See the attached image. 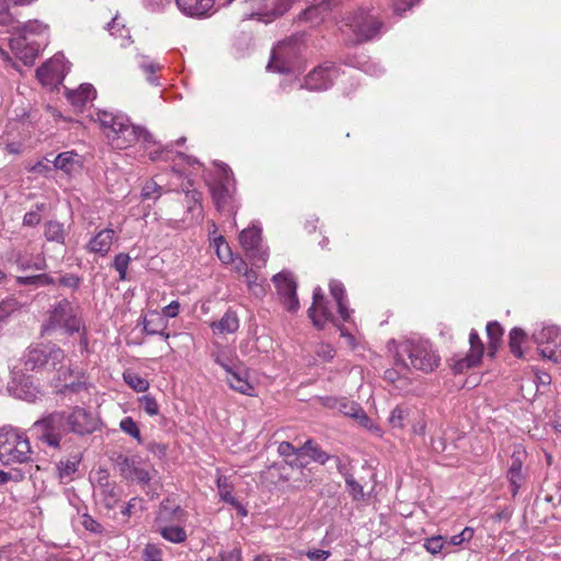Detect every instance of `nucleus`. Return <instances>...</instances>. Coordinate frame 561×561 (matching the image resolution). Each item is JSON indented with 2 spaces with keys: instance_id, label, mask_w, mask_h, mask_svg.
<instances>
[{
  "instance_id": "nucleus-44",
  "label": "nucleus",
  "mask_w": 561,
  "mask_h": 561,
  "mask_svg": "<svg viewBox=\"0 0 561 561\" xmlns=\"http://www.w3.org/2000/svg\"><path fill=\"white\" fill-rule=\"evenodd\" d=\"M47 26L38 21H30L25 23L22 27H18V32L21 34H25L27 37L28 35H41L44 32H46Z\"/></svg>"
},
{
  "instance_id": "nucleus-19",
  "label": "nucleus",
  "mask_w": 561,
  "mask_h": 561,
  "mask_svg": "<svg viewBox=\"0 0 561 561\" xmlns=\"http://www.w3.org/2000/svg\"><path fill=\"white\" fill-rule=\"evenodd\" d=\"M62 364L64 363L57 365V369H55L58 373V383L55 385V387L58 389L57 391L59 393H66L67 391L79 392L84 389V382L78 377L72 379L73 370L70 367H65ZM49 370L53 371L54 369Z\"/></svg>"
},
{
  "instance_id": "nucleus-59",
  "label": "nucleus",
  "mask_w": 561,
  "mask_h": 561,
  "mask_svg": "<svg viewBox=\"0 0 561 561\" xmlns=\"http://www.w3.org/2000/svg\"><path fill=\"white\" fill-rule=\"evenodd\" d=\"M81 518V524L87 530L94 534H99L102 531L101 524L93 519L90 515L83 514Z\"/></svg>"
},
{
  "instance_id": "nucleus-24",
  "label": "nucleus",
  "mask_w": 561,
  "mask_h": 561,
  "mask_svg": "<svg viewBox=\"0 0 561 561\" xmlns=\"http://www.w3.org/2000/svg\"><path fill=\"white\" fill-rule=\"evenodd\" d=\"M178 8L190 16H203L214 5L213 0H175Z\"/></svg>"
},
{
  "instance_id": "nucleus-5",
  "label": "nucleus",
  "mask_w": 561,
  "mask_h": 561,
  "mask_svg": "<svg viewBox=\"0 0 561 561\" xmlns=\"http://www.w3.org/2000/svg\"><path fill=\"white\" fill-rule=\"evenodd\" d=\"M67 427V412L55 411L36 421L33 425V431L39 440L54 448H58L61 438L69 433Z\"/></svg>"
},
{
  "instance_id": "nucleus-26",
  "label": "nucleus",
  "mask_w": 561,
  "mask_h": 561,
  "mask_svg": "<svg viewBox=\"0 0 561 561\" xmlns=\"http://www.w3.org/2000/svg\"><path fill=\"white\" fill-rule=\"evenodd\" d=\"M115 121L116 124L113 126L112 131L117 135V139L122 138L125 146H129L138 140L136 128L129 124L128 118L115 116Z\"/></svg>"
},
{
  "instance_id": "nucleus-55",
  "label": "nucleus",
  "mask_w": 561,
  "mask_h": 561,
  "mask_svg": "<svg viewBox=\"0 0 561 561\" xmlns=\"http://www.w3.org/2000/svg\"><path fill=\"white\" fill-rule=\"evenodd\" d=\"M81 283V278L72 273L65 274V275H58L57 276V283L58 285L71 289H77Z\"/></svg>"
},
{
  "instance_id": "nucleus-30",
  "label": "nucleus",
  "mask_w": 561,
  "mask_h": 561,
  "mask_svg": "<svg viewBox=\"0 0 561 561\" xmlns=\"http://www.w3.org/2000/svg\"><path fill=\"white\" fill-rule=\"evenodd\" d=\"M95 89L92 84H81L77 90L69 91L67 98L69 102L77 106L82 107L85 103L95 98Z\"/></svg>"
},
{
  "instance_id": "nucleus-58",
  "label": "nucleus",
  "mask_w": 561,
  "mask_h": 561,
  "mask_svg": "<svg viewBox=\"0 0 561 561\" xmlns=\"http://www.w3.org/2000/svg\"><path fill=\"white\" fill-rule=\"evenodd\" d=\"M164 299V293H161L159 290H150L148 293L147 298V308L148 310H154L160 308V301Z\"/></svg>"
},
{
  "instance_id": "nucleus-54",
  "label": "nucleus",
  "mask_w": 561,
  "mask_h": 561,
  "mask_svg": "<svg viewBox=\"0 0 561 561\" xmlns=\"http://www.w3.org/2000/svg\"><path fill=\"white\" fill-rule=\"evenodd\" d=\"M19 35L14 38L10 39V48L11 50L21 59V55L24 51L25 46H27V36L25 34H21L18 32Z\"/></svg>"
},
{
  "instance_id": "nucleus-51",
  "label": "nucleus",
  "mask_w": 561,
  "mask_h": 561,
  "mask_svg": "<svg viewBox=\"0 0 561 561\" xmlns=\"http://www.w3.org/2000/svg\"><path fill=\"white\" fill-rule=\"evenodd\" d=\"M161 195V186L154 181H148L142 186V201L154 199L157 201Z\"/></svg>"
},
{
  "instance_id": "nucleus-27",
  "label": "nucleus",
  "mask_w": 561,
  "mask_h": 561,
  "mask_svg": "<svg viewBox=\"0 0 561 561\" xmlns=\"http://www.w3.org/2000/svg\"><path fill=\"white\" fill-rule=\"evenodd\" d=\"M215 334L234 333L239 329V318L237 312L228 309L219 321L210 324Z\"/></svg>"
},
{
  "instance_id": "nucleus-46",
  "label": "nucleus",
  "mask_w": 561,
  "mask_h": 561,
  "mask_svg": "<svg viewBox=\"0 0 561 561\" xmlns=\"http://www.w3.org/2000/svg\"><path fill=\"white\" fill-rule=\"evenodd\" d=\"M163 68L162 65L158 62H149L147 65H142V69L147 73V81L154 87L160 85L159 77L156 76L158 71H160Z\"/></svg>"
},
{
  "instance_id": "nucleus-39",
  "label": "nucleus",
  "mask_w": 561,
  "mask_h": 561,
  "mask_svg": "<svg viewBox=\"0 0 561 561\" xmlns=\"http://www.w3.org/2000/svg\"><path fill=\"white\" fill-rule=\"evenodd\" d=\"M446 545L447 540L443 536H433L424 540L423 547L428 553L436 556L443 551Z\"/></svg>"
},
{
  "instance_id": "nucleus-49",
  "label": "nucleus",
  "mask_w": 561,
  "mask_h": 561,
  "mask_svg": "<svg viewBox=\"0 0 561 561\" xmlns=\"http://www.w3.org/2000/svg\"><path fill=\"white\" fill-rule=\"evenodd\" d=\"M474 534L473 528L465 527L459 534L451 536L449 540H447V545L451 546H460L463 542H468L472 539Z\"/></svg>"
},
{
  "instance_id": "nucleus-53",
  "label": "nucleus",
  "mask_w": 561,
  "mask_h": 561,
  "mask_svg": "<svg viewBox=\"0 0 561 561\" xmlns=\"http://www.w3.org/2000/svg\"><path fill=\"white\" fill-rule=\"evenodd\" d=\"M162 549L152 543H148L142 551L144 561H162Z\"/></svg>"
},
{
  "instance_id": "nucleus-1",
  "label": "nucleus",
  "mask_w": 561,
  "mask_h": 561,
  "mask_svg": "<svg viewBox=\"0 0 561 561\" xmlns=\"http://www.w3.org/2000/svg\"><path fill=\"white\" fill-rule=\"evenodd\" d=\"M387 27L385 22L373 13V9L359 7L350 11L342 20L341 31L351 34L352 45L363 44L379 38Z\"/></svg>"
},
{
  "instance_id": "nucleus-20",
  "label": "nucleus",
  "mask_w": 561,
  "mask_h": 561,
  "mask_svg": "<svg viewBox=\"0 0 561 561\" xmlns=\"http://www.w3.org/2000/svg\"><path fill=\"white\" fill-rule=\"evenodd\" d=\"M308 316L311 319L313 325L319 330H322L329 322L339 327L336 318L328 300H324L321 304L317 305V308L316 306H311L308 309Z\"/></svg>"
},
{
  "instance_id": "nucleus-35",
  "label": "nucleus",
  "mask_w": 561,
  "mask_h": 561,
  "mask_svg": "<svg viewBox=\"0 0 561 561\" xmlns=\"http://www.w3.org/2000/svg\"><path fill=\"white\" fill-rule=\"evenodd\" d=\"M44 236L47 241L64 244L67 232L61 222L57 220H49L45 224Z\"/></svg>"
},
{
  "instance_id": "nucleus-17",
  "label": "nucleus",
  "mask_w": 561,
  "mask_h": 561,
  "mask_svg": "<svg viewBox=\"0 0 561 561\" xmlns=\"http://www.w3.org/2000/svg\"><path fill=\"white\" fill-rule=\"evenodd\" d=\"M115 469L119 474L130 481H140V461L137 455H127L123 453H114L112 456Z\"/></svg>"
},
{
  "instance_id": "nucleus-47",
  "label": "nucleus",
  "mask_w": 561,
  "mask_h": 561,
  "mask_svg": "<svg viewBox=\"0 0 561 561\" xmlns=\"http://www.w3.org/2000/svg\"><path fill=\"white\" fill-rule=\"evenodd\" d=\"M119 427L124 433L129 434L134 438L140 440L139 427L130 416L124 417L119 423Z\"/></svg>"
},
{
  "instance_id": "nucleus-21",
  "label": "nucleus",
  "mask_w": 561,
  "mask_h": 561,
  "mask_svg": "<svg viewBox=\"0 0 561 561\" xmlns=\"http://www.w3.org/2000/svg\"><path fill=\"white\" fill-rule=\"evenodd\" d=\"M330 294L336 302L337 313L342 322L350 320L351 311L348 309V300L344 285L336 279H332L329 284Z\"/></svg>"
},
{
  "instance_id": "nucleus-7",
  "label": "nucleus",
  "mask_w": 561,
  "mask_h": 561,
  "mask_svg": "<svg viewBox=\"0 0 561 561\" xmlns=\"http://www.w3.org/2000/svg\"><path fill=\"white\" fill-rule=\"evenodd\" d=\"M299 54L300 44L297 37L283 41L273 48L267 69L278 73H288L293 70Z\"/></svg>"
},
{
  "instance_id": "nucleus-50",
  "label": "nucleus",
  "mask_w": 561,
  "mask_h": 561,
  "mask_svg": "<svg viewBox=\"0 0 561 561\" xmlns=\"http://www.w3.org/2000/svg\"><path fill=\"white\" fill-rule=\"evenodd\" d=\"M185 199L187 204V211L194 213L198 211V215L202 213V205H201V193L197 191H190L185 194Z\"/></svg>"
},
{
  "instance_id": "nucleus-10",
  "label": "nucleus",
  "mask_w": 561,
  "mask_h": 561,
  "mask_svg": "<svg viewBox=\"0 0 561 561\" xmlns=\"http://www.w3.org/2000/svg\"><path fill=\"white\" fill-rule=\"evenodd\" d=\"M340 76V68L334 62L325 61L313 68L305 78L301 88L320 92L330 89Z\"/></svg>"
},
{
  "instance_id": "nucleus-52",
  "label": "nucleus",
  "mask_w": 561,
  "mask_h": 561,
  "mask_svg": "<svg viewBox=\"0 0 561 561\" xmlns=\"http://www.w3.org/2000/svg\"><path fill=\"white\" fill-rule=\"evenodd\" d=\"M77 465H78V461H76V460H70V459L60 460L59 463L57 465L59 478L60 479L69 478L72 473H75L77 471Z\"/></svg>"
},
{
  "instance_id": "nucleus-41",
  "label": "nucleus",
  "mask_w": 561,
  "mask_h": 561,
  "mask_svg": "<svg viewBox=\"0 0 561 561\" xmlns=\"http://www.w3.org/2000/svg\"><path fill=\"white\" fill-rule=\"evenodd\" d=\"M408 415L409 409L398 405L391 411L389 423L393 428H402Z\"/></svg>"
},
{
  "instance_id": "nucleus-64",
  "label": "nucleus",
  "mask_w": 561,
  "mask_h": 561,
  "mask_svg": "<svg viewBox=\"0 0 561 561\" xmlns=\"http://www.w3.org/2000/svg\"><path fill=\"white\" fill-rule=\"evenodd\" d=\"M306 556L310 561H325L331 556V552L329 550L313 549L308 550Z\"/></svg>"
},
{
  "instance_id": "nucleus-43",
  "label": "nucleus",
  "mask_w": 561,
  "mask_h": 561,
  "mask_svg": "<svg viewBox=\"0 0 561 561\" xmlns=\"http://www.w3.org/2000/svg\"><path fill=\"white\" fill-rule=\"evenodd\" d=\"M21 308V304L13 297L0 301V321Z\"/></svg>"
},
{
  "instance_id": "nucleus-62",
  "label": "nucleus",
  "mask_w": 561,
  "mask_h": 561,
  "mask_svg": "<svg viewBox=\"0 0 561 561\" xmlns=\"http://www.w3.org/2000/svg\"><path fill=\"white\" fill-rule=\"evenodd\" d=\"M102 493L105 494V505L107 507H113L117 502V493L114 488L110 484L102 485Z\"/></svg>"
},
{
  "instance_id": "nucleus-6",
  "label": "nucleus",
  "mask_w": 561,
  "mask_h": 561,
  "mask_svg": "<svg viewBox=\"0 0 561 561\" xmlns=\"http://www.w3.org/2000/svg\"><path fill=\"white\" fill-rule=\"evenodd\" d=\"M82 321L76 309L67 299L60 300L50 311L47 321L43 324V333L48 334L57 328L64 329L68 334L79 332Z\"/></svg>"
},
{
  "instance_id": "nucleus-48",
  "label": "nucleus",
  "mask_w": 561,
  "mask_h": 561,
  "mask_svg": "<svg viewBox=\"0 0 561 561\" xmlns=\"http://www.w3.org/2000/svg\"><path fill=\"white\" fill-rule=\"evenodd\" d=\"M345 484L354 501H359L364 499L365 494L363 485L359 484L353 476L347 477L345 479Z\"/></svg>"
},
{
  "instance_id": "nucleus-2",
  "label": "nucleus",
  "mask_w": 561,
  "mask_h": 561,
  "mask_svg": "<svg viewBox=\"0 0 561 561\" xmlns=\"http://www.w3.org/2000/svg\"><path fill=\"white\" fill-rule=\"evenodd\" d=\"M396 363L407 369L431 373L438 367L440 357L428 341L407 340L397 346Z\"/></svg>"
},
{
  "instance_id": "nucleus-31",
  "label": "nucleus",
  "mask_w": 561,
  "mask_h": 561,
  "mask_svg": "<svg viewBox=\"0 0 561 561\" xmlns=\"http://www.w3.org/2000/svg\"><path fill=\"white\" fill-rule=\"evenodd\" d=\"M239 241L247 252H254L261 242V230L256 227L244 229L239 236Z\"/></svg>"
},
{
  "instance_id": "nucleus-3",
  "label": "nucleus",
  "mask_w": 561,
  "mask_h": 561,
  "mask_svg": "<svg viewBox=\"0 0 561 561\" xmlns=\"http://www.w3.org/2000/svg\"><path fill=\"white\" fill-rule=\"evenodd\" d=\"M32 460L28 438L13 428L0 430V461L4 466L24 463Z\"/></svg>"
},
{
  "instance_id": "nucleus-40",
  "label": "nucleus",
  "mask_w": 561,
  "mask_h": 561,
  "mask_svg": "<svg viewBox=\"0 0 561 561\" xmlns=\"http://www.w3.org/2000/svg\"><path fill=\"white\" fill-rule=\"evenodd\" d=\"M20 282L25 285H37V286L55 285L57 283V276H54L50 274H39V275H35V276L21 278Z\"/></svg>"
},
{
  "instance_id": "nucleus-37",
  "label": "nucleus",
  "mask_w": 561,
  "mask_h": 561,
  "mask_svg": "<svg viewBox=\"0 0 561 561\" xmlns=\"http://www.w3.org/2000/svg\"><path fill=\"white\" fill-rule=\"evenodd\" d=\"M526 333L520 328H514L510 332L508 346L516 357H523L522 344L525 342Z\"/></svg>"
},
{
  "instance_id": "nucleus-56",
  "label": "nucleus",
  "mask_w": 561,
  "mask_h": 561,
  "mask_svg": "<svg viewBox=\"0 0 561 561\" xmlns=\"http://www.w3.org/2000/svg\"><path fill=\"white\" fill-rule=\"evenodd\" d=\"M39 49V43L27 41V46H25L24 51L21 55V60H23L24 64L34 61V59L38 56Z\"/></svg>"
},
{
  "instance_id": "nucleus-11",
  "label": "nucleus",
  "mask_w": 561,
  "mask_h": 561,
  "mask_svg": "<svg viewBox=\"0 0 561 561\" xmlns=\"http://www.w3.org/2000/svg\"><path fill=\"white\" fill-rule=\"evenodd\" d=\"M68 71L67 62L62 54H56L36 70L38 81L49 88H57L62 83Z\"/></svg>"
},
{
  "instance_id": "nucleus-38",
  "label": "nucleus",
  "mask_w": 561,
  "mask_h": 561,
  "mask_svg": "<svg viewBox=\"0 0 561 561\" xmlns=\"http://www.w3.org/2000/svg\"><path fill=\"white\" fill-rule=\"evenodd\" d=\"M47 209L45 203L35 204L34 208L27 211L23 217V226L36 227L42 221V214Z\"/></svg>"
},
{
  "instance_id": "nucleus-34",
  "label": "nucleus",
  "mask_w": 561,
  "mask_h": 561,
  "mask_svg": "<svg viewBox=\"0 0 561 561\" xmlns=\"http://www.w3.org/2000/svg\"><path fill=\"white\" fill-rule=\"evenodd\" d=\"M301 455L309 457L316 462L320 465H324L331 456L328 455L321 447L316 444L312 439L306 440L304 446L300 448Z\"/></svg>"
},
{
  "instance_id": "nucleus-29",
  "label": "nucleus",
  "mask_w": 561,
  "mask_h": 561,
  "mask_svg": "<svg viewBox=\"0 0 561 561\" xmlns=\"http://www.w3.org/2000/svg\"><path fill=\"white\" fill-rule=\"evenodd\" d=\"M226 380L231 389L242 394L253 396V386L248 381L239 368L236 367L231 373H229Z\"/></svg>"
},
{
  "instance_id": "nucleus-13",
  "label": "nucleus",
  "mask_w": 561,
  "mask_h": 561,
  "mask_svg": "<svg viewBox=\"0 0 561 561\" xmlns=\"http://www.w3.org/2000/svg\"><path fill=\"white\" fill-rule=\"evenodd\" d=\"M187 519V513L170 499L160 503L157 516L153 522L156 529L173 524H183Z\"/></svg>"
},
{
  "instance_id": "nucleus-45",
  "label": "nucleus",
  "mask_w": 561,
  "mask_h": 561,
  "mask_svg": "<svg viewBox=\"0 0 561 561\" xmlns=\"http://www.w3.org/2000/svg\"><path fill=\"white\" fill-rule=\"evenodd\" d=\"M130 257L128 254L119 253L114 259V267L119 273V279L125 280L127 278V267L129 264Z\"/></svg>"
},
{
  "instance_id": "nucleus-12",
  "label": "nucleus",
  "mask_w": 561,
  "mask_h": 561,
  "mask_svg": "<svg viewBox=\"0 0 561 561\" xmlns=\"http://www.w3.org/2000/svg\"><path fill=\"white\" fill-rule=\"evenodd\" d=\"M272 280L285 308L290 312L297 311L299 308V300L296 293L297 283L291 273L280 272L274 275Z\"/></svg>"
},
{
  "instance_id": "nucleus-16",
  "label": "nucleus",
  "mask_w": 561,
  "mask_h": 561,
  "mask_svg": "<svg viewBox=\"0 0 561 561\" xmlns=\"http://www.w3.org/2000/svg\"><path fill=\"white\" fill-rule=\"evenodd\" d=\"M210 191L218 211L227 215L236 214L238 205L233 196V190L228 184L218 182L210 187Z\"/></svg>"
},
{
  "instance_id": "nucleus-28",
  "label": "nucleus",
  "mask_w": 561,
  "mask_h": 561,
  "mask_svg": "<svg viewBox=\"0 0 561 561\" xmlns=\"http://www.w3.org/2000/svg\"><path fill=\"white\" fill-rule=\"evenodd\" d=\"M114 230L104 229L101 230L92 240L89 242V251L98 253L100 255H105L113 243L114 239Z\"/></svg>"
},
{
  "instance_id": "nucleus-14",
  "label": "nucleus",
  "mask_w": 561,
  "mask_h": 561,
  "mask_svg": "<svg viewBox=\"0 0 561 561\" xmlns=\"http://www.w3.org/2000/svg\"><path fill=\"white\" fill-rule=\"evenodd\" d=\"M67 424L69 433L81 436L91 434L96 428L92 414L80 407H76L70 412H67Z\"/></svg>"
},
{
  "instance_id": "nucleus-32",
  "label": "nucleus",
  "mask_w": 561,
  "mask_h": 561,
  "mask_svg": "<svg viewBox=\"0 0 561 561\" xmlns=\"http://www.w3.org/2000/svg\"><path fill=\"white\" fill-rule=\"evenodd\" d=\"M504 330L497 321L489 322L486 325V334L489 337L488 354L494 356L499 345L501 344Z\"/></svg>"
},
{
  "instance_id": "nucleus-36",
  "label": "nucleus",
  "mask_w": 561,
  "mask_h": 561,
  "mask_svg": "<svg viewBox=\"0 0 561 561\" xmlns=\"http://www.w3.org/2000/svg\"><path fill=\"white\" fill-rule=\"evenodd\" d=\"M220 500L228 504H237V499L233 496V485L229 482L226 476H218L216 480Z\"/></svg>"
},
{
  "instance_id": "nucleus-22",
  "label": "nucleus",
  "mask_w": 561,
  "mask_h": 561,
  "mask_svg": "<svg viewBox=\"0 0 561 561\" xmlns=\"http://www.w3.org/2000/svg\"><path fill=\"white\" fill-rule=\"evenodd\" d=\"M165 330L167 320L157 309L148 310L142 317V331L147 334H159L168 337L169 334H165Z\"/></svg>"
},
{
  "instance_id": "nucleus-61",
  "label": "nucleus",
  "mask_w": 561,
  "mask_h": 561,
  "mask_svg": "<svg viewBox=\"0 0 561 561\" xmlns=\"http://www.w3.org/2000/svg\"><path fill=\"white\" fill-rule=\"evenodd\" d=\"M142 408L149 415L159 414V405L157 401L150 396H142Z\"/></svg>"
},
{
  "instance_id": "nucleus-8",
  "label": "nucleus",
  "mask_w": 561,
  "mask_h": 561,
  "mask_svg": "<svg viewBox=\"0 0 561 561\" xmlns=\"http://www.w3.org/2000/svg\"><path fill=\"white\" fill-rule=\"evenodd\" d=\"M294 0H244L248 9L245 14L251 19H257L265 23L284 14Z\"/></svg>"
},
{
  "instance_id": "nucleus-18",
  "label": "nucleus",
  "mask_w": 561,
  "mask_h": 561,
  "mask_svg": "<svg viewBox=\"0 0 561 561\" xmlns=\"http://www.w3.org/2000/svg\"><path fill=\"white\" fill-rule=\"evenodd\" d=\"M525 458L526 451L520 447L515 448L511 456V462L507 470V479L510 481L511 493L513 496L518 493V490L525 480V474L523 472V463Z\"/></svg>"
},
{
  "instance_id": "nucleus-33",
  "label": "nucleus",
  "mask_w": 561,
  "mask_h": 561,
  "mask_svg": "<svg viewBox=\"0 0 561 561\" xmlns=\"http://www.w3.org/2000/svg\"><path fill=\"white\" fill-rule=\"evenodd\" d=\"M163 539L172 543H182L187 539L186 531L180 524L163 526L156 529Z\"/></svg>"
},
{
  "instance_id": "nucleus-23",
  "label": "nucleus",
  "mask_w": 561,
  "mask_h": 561,
  "mask_svg": "<svg viewBox=\"0 0 561 561\" xmlns=\"http://www.w3.org/2000/svg\"><path fill=\"white\" fill-rule=\"evenodd\" d=\"M337 0H323L317 5L308 7L299 14V20L318 24L324 19V14L337 5Z\"/></svg>"
},
{
  "instance_id": "nucleus-42",
  "label": "nucleus",
  "mask_w": 561,
  "mask_h": 561,
  "mask_svg": "<svg viewBox=\"0 0 561 561\" xmlns=\"http://www.w3.org/2000/svg\"><path fill=\"white\" fill-rule=\"evenodd\" d=\"M108 31L111 35L122 38L123 41L130 38L129 30L125 27L118 16L113 18L108 23Z\"/></svg>"
},
{
  "instance_id": "nucleus-15",
  "label": "nucleus",
  "mask_w": 561,
  "mask_h": 561,
  "mask_svg": "<svg viewBox=\"0 0 561 561\" xmlns=\"http://www.w3.org/2000/svg\"><path fill=\"white\" fill-rule=\"evenodd\" d=\"M469 353L463 358L458 359L454 365L456 373H463L466 369L474 367L481 362L484 352V345L474 329H472L469 334Z\"/></svg>"
},
{
  "instance_id": "nucleus-9",
  "label": "nucleus",
  "mask_w": 561,
  "mask_h": 561,
  "mask_svg": "<svg viewBox=\"0 0 561 561\" xmlns=\"http://www.w3.org/2000/svg\"><path fill=\"white\" fill-rule=\"evenodd\" d=\"M542 357L561 362V329L557 325H545L533 334Z\"/></svg>"
},
{
  "instance_id": "nucleus-63",
  "label": "nucleus",
  "mask_w": 561,
  "mask_h": 561,
  "mask_svg": "<svg viewBox=\"0 0 561 561\" xmlns=\"http://www.w3.org/2000/svg\"><path fill=\"white\" fill-rule=\"evenodd\" d=\"M352 410H354L352 417L358 420L359 424L363 425L364 427H368L370 419L367 416L365 411L358 404L355 403H352Z\"/></svg>"
},
{
  "instance_id": "nucleus-57",
  "label": "nucleus",
  "mask_w": 561,
  "mask_h": 561,
  "mask_svg": "<svg viewBox=\"0 0 561 561\" xmlns=\"http://www.w3.org/2000/svg\"><path fill=\"white\" fill-rule=\"evenodd\" d=\"M215 245L218 257L222 262H229L231 260V251L225 239L222 237H219L218 239L215 240Z\"/></svg>"
},
{
  "instance_id": "nucleus-4",
  "label": "nucleus",
  "mask_w": 561,
  "mask_h": 561,
  "mask_svg": "<svg viewBox=\"0 0 561 561\" xmlns=\"http://www.w3.org/2000/svg\"><path fill=\"white\" fill-rule=\"evenodd\" d=\"M66 354L56 344H35L26 348L21 362L24 371L39 369H57V365L64 363Z\"/></svg>"
},
{
  "instance_id": "nucleus-60",
  "label": "nucleus",
  "mask_w": 561,
  "mask_h": 561,
  "mask_svg": "<svg viewBox=\"0 0 561 561\" xmlns=\"http://www.w3.org/2000/svg\"><path fill=\"white\" fill-rule=\"evenodd\" d=\"M277 451L283 457H289L293 455L301 456L300 448H295L289 442H282L278 445Z\"/></svg>"
},
{
  "instance_id": "nucleus-25",
  "label": "nucleus",
  "mask_w": 561,
  "mask_h": 561,
  "mask_svg": "<svg viewBox=\"0 0 561 561\" xmlns=\"http://www.w3.org/2000/svg\"><path fill=\"white\" fill-rule=\"evenodd\" d=\"M55 167L71 175L80 172L82 169V162L79 154L72 151H66L56 157Z\"/></svg>"
}]
</instances>
